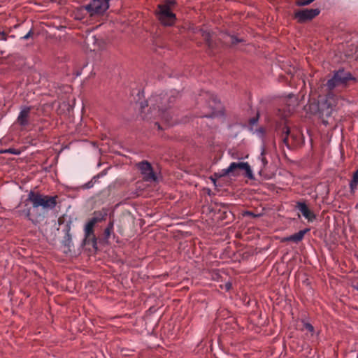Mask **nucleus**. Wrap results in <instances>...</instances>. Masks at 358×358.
Returning a JSON list of instances; mask_svg holds the SVG:
<instances>
[{
    "mask_svg": "<svg viewBox=\"0 0 358 358\" xmlns=\"http://www.w3.org/2000/svg\"><path fill=\"white\" fill-rule=\"evenodd\" d=\"M178 97L179 92L176 90L152 95L148 100V106H150V109L145 118L156 120L160 117L167 124H171L172 116L169 110Z\"/></svg>",
    "mask_w": 358,
    "mask_h": 358,
    "instance_id": "nucleus-1",
    "label": "nucleus"
},
{
    "mask_svg": "<svg viewBox=\"0 0 358 358\" xmlns=\"http://www.w3.org/2000/svg\"><path fill=\"white\" fill-rule=\"evenodd\" d=\"M58 196L44 195L39 192H35L31 190L27 199L24 201V208L19 210L20 215H24L27 219L34 223L31 213V208L29 207V202L31 203L34 208L42 207L44 210H53L57 204Z\"/></svg>",
    "mask_w": 358,
    "mask_h": 358,
    "instance_id": "nucleus-2",
    "label": "nucleus"
},
{
    "mask_svg": "<svg viewBox=\"0 0 358 358\" xmlns=\"http://www.w3.org/2000/svg\"><path fill=\"white\" fill-rule=\"evenodd\" d=\"M357 79L350 71L341 68L333 72L332 77L326 83V87L329 92L338 88L343 90L347 88L351 83L356 82Z\"/></svg>",
    "mask_w": 358,
    "mask_h": 358,
    "instance_id": "nucleus-3",
    "label": "nucleus"
},
{
    "mask_svg": "<svg viewBox=\"0 0 358 358\" xmlns=\"http://www.w3.org/2000/svg\"><path fill=\"white\" fill-rule=\"evenodd\" d=\"M341 100L332 92H329L325 99L318 101L317 113L325 126L329 124L328 119L331 117L333 111Z\"/></svg>",
    "mask_w": 358,
    "mask_h": 358,
    "instance_id": "nucleus-4",
    "label": "nucleus"
},
{
    "mask_svg": "<svg viewBox=\"0 0 358 358\" xmlns=\"http://www.w3.org/2000/svg\"><path fill=\"white\" fill-rule=\"evenodd\" d=\"M109 1L92 0L89 3L83 6L81 9L86 10L90 17L102 15L109 8Z\"/></svg>",
    "mask_w": 358,
    "mask_h": 358,
    "instance_id": "nucleus-5",
    "label": "nucleus"
},
{
    "mask_svg": "<svg viewBox=\"0 0 358 358\" xmlns=\"http://www.w3.org/2000/svg\"><path fill=\"white\" fill-rule=\"evenodd\" d=\"M174 3V1L169 0L167 3L158 6V18L164 25L171 26L175 22L176 15L170 9V5Z\"/></svg>",
    "mask_w": 358,
    "mask_h": 358,
    "instance_id": "nucleus-6",
    "label": "nucleus"
},
{
    "mask_svg": "<svg viewBox=\"0 0 358 358\" xmlns=\"http://www.w3.org/2000/svg\"><path fill=\"white\" fill-rule=\"evenodd\" d=\"M137 168L145 182H155L157 181V174L154 172L153 168L148 161H142L136 164Z\"/></svg>",
    "mask_w": 358,
    "mask_h": 358,
    "instance_id": "nucleus-7",
    "label": "nucleus"
},
{
    "mask_svg": "<svg viewBox=\"0 0 358 358\" xmlns=\"http://www.w3.org/2000/svg\"><path fill=\"white\" fill-rule=\"evenodd\" d=\"M95 224V220H90L85 224L84 227L85 238L83 241V245H91L94 248H96L97 245V239L94 231Z\"/></svg>",
    "mask_w": 358,
    "mask_h": 358,
    "instance_id": "nucleus-8",
    "label": "nucleus"
},
{
    "mask_svg": "<svg viewBox=\"0 0 358 358\" xmlns=\"http://www.w3.org/2000/svg\"><path fill=\"white\" fill-rule=\"evenodd\" d=\"M320 13L319 8H310L299 10L294 13V18L299 23H304L315 18Z\"/></svg>",
    "mask_w": 358,
    "mask_h": 358,
    "instance_id": "nucleus-9",
    "label": "nucleus"
},
{
    "mask_svg": "<svg viewBox=\"0 0 358 358\" xmlns=\"http://www.w3.org/2000/svg\"><path fill=\"white\" fill-rule=\"evenodd\" d=\"M32 107L23 106L20 107V111L17 117V122L22 127L29 124L30 113Z\"/></svg>",
    "mask_w": 358,
    "mask_h": 358,
    "instance_id": "nucleus-10",
    "label": "nucleus"
},
{
    "mask_svg": "<svg viewBox=\"0 0 358 358\" xmlns=\"http://www.w3.org/2000/svg\"><path fill=\"white\" fill-rule=\"evenodd\" d=\"M71 229V222H69L66 223L65 226V229H64L65 232V235L62 241V245L66 249L64 250L65 253H68L71 251L72 248H73V243L72 241L71 234L70 233Z\"/></svg>",
    "mask_w": 358,
    "mask_h": 358,
    "instance_id": "nucleus-11",
    "label": "nucleus"
},
{
    "mask_svg": "<svg viewBox=\"0 0 358 358\" xmlns=\"http://www.w3.org/2000/svg\"><path fill=\"white\" fill-rule=\"evenodd\" d=\"M296 209L299 210L302 215L308 221L313 222L315 220V213L310 210L307 204L304 201H298L295 206Z\"/></svg>",
    "mask_w": 358,
    "mask_h": 358,
    "instance_id": "nucleus-12",
    "label": "nucleus"
},
{
    "mask_svg": "<svg viewBox=\"0 0 358 358\" xmlns=\"http://www.w3.org/2000/svg\"><path fill=\"white\" fill-rule=\"evenodd\" d=\"M309 231L310 229L308 228L303 230H300L297 233H295L285 238V241H292L297 243L303 240L304 235Z\"/></svg>",
    "mask_w": 358,
    "mask_h": 358,
    "instance_id": "nucleus-13",
    "label": "nucleus"
},
{
    "mask_svg": "<svg viewBox=\"0 0 358 358\" xmlns=\"http://www.w3.org/2000/svg\"><path fill=\"white\" fill-rule=\"evenodd\" d=\"M258 120H259V114H257V115L255 117H253L250 119V120H249L250 130L251 131H253L254 133H256L259 136V137L263 138L264 136L265 131L262 127H259V128L257 129L255 131H253V127L257 124Z\"/></svg>",
    "mask_w": 358,
    "mask_h": 358,
    "instance_id": "nucleus-14",
    "label": "nucleus"
},
{
    "mask_svg": "<svg viewBox=\"0 0 358 358\" xmlns=\"http://www.w3.org/2000/svg\"><path fill=\"white\" fill-rule=\"evenodd\" d=\"M350 192L355 194L358 189V169L354 171L349 182Z\"/></svg>",
    "mask_w": 358,
    "mask_h": 358,
    "instance_id": "nucleus-15",
    "label": "nucleus"
},
{
    "mask_svg": "<svg viewBox=\"0 0 358 358\" xmlns=\"http://www.w3.org/2000/svg\"><path fill=\"white\" fill-rule=\"evenodd\" d=\"M290 134V129L287 125H283L280 131V137L282 143L286 145L288 149H290V146L288 143V137Z\"/></svg>",
    "mask_w": 358,
    "mask_h": 358,
    "instance_id": "nucleus-16",
    "label": "nucleus"
},
{
    "mask_svg": "<svg viewBox=\"0 0 358 358\" xmlns=\"http://www.w3.org/2000/svg\"><path fill=\"white\" fill-rule=\"evenodd\" d=\"M238 169L241 170H244L248 178H253L252 171L250 169V165L247 162H238Z\"/></svg>",
    "mask_w": 358,
    "mask_h": 358,
    "instance_id": "nucleus-17",
    "label": "nucleus"
},
{
    "mask_svg": "<svg viewBox=\"0 0 358 358\" xmlns=\"http://www.w3.org/2000/svg\"><path fill=\"white\" fill-rule=\"evenodd\" d=\"M302 327L301 331H306L307 334H310V336H313L315 334V328L309 322L302 320Z\"/></svg>",
    "mask_w": 358,
    "mask_h": 358,
    "instance_id": "nucleus-18",
    "label": "nucleus"
},
{
    "mask_svg": "<svg viewBox=\"0 0 358 358\" xmlns=\"http://www.w3.org/2000/svg\"><path fill=\"white\" fill-rule=\"evenodd\" d=\"M238 169V163L232 162L230 165L227 168L222 170V174L220 176H224L230 173H234Z\"/></svg>",
    "mask_w": 358,
    "mask_h": 358,
    "instance_id": "nucleus-19",
    "label": "nucleus"
},
{
    "mask_svg": "<svg viewBox=\"0 0 358 358\" xmlns=\"http://www.w3.org/2000/svg\"><path fill=\"white\" fill-rule=\"evenodd\" d=\"M200 32H201V34L202 37L205 40L206 44L208 45V46L210 48H213V43L211 41V34H210V33L209 31H208L203 30V29H200Z\"/></svg>",
    "mask_w": 358,
    "mask_h": 358,
    "instance_id": "nucleus-20",
    "label": "nucleus"
},
{
    "mask_svg": "<svg viewBox=\"0 0 358 358\" xmlns=\"http://www.w3.org/2000/svg\"><path fill=\"white\" fill-rule=\"evenodd\" d=\"M114 220H110L104 230V238L108 239L112 233H113Z\"/></svg>",
    "mask_w": 358,
    "mask_h": 358,
    "instance_id": "nucleus-21",
    "label": "nucleus"
},
{
    "mask_svg": "<svg viewBox=\"0 0 358 358\" xmlns=\"http://www.w3.org/2000/svg\"><path fill=\"white\" fill-rule=\"evenodd\" d=\"M265 155H266V148H265V145H263L261 148V154L259 156V159L262 162L263 168H265L268 163L267 159L265 157Z\"/></svg>",
    "mask_w": 358,
    "mask_h": 358,
    "instance_id": "nucleus-22",
    "label": "nucleus"
},
{
    "mask_svg": "<svg viewBox=\"0 0 358 358\" xmlns=\"http://www.w3.org/2000/svg\"><path fill=\"white\" fill-rule=\"evenodd\" d=\"M106 216V214H102L101 212L95 211L94 213V217H92L90 220H95L96 224L97 222H101L105 220V217Z\"/></svg>",
    "mask_w": 358,
    "mask_h": 358,
    "instance_id": "nucleus-23",
    "label": "nucleus"
},
{
    "mask_svg": "<svg viewBox=\"0 0 358 358\" xmlns=\"http://www.w3.org/2000/svg\"><path fill=\"white\" fill-rule=\"evenodd\" d=\"M99 176H100L99 174L97 175V176H94L92 178L91 180H90L89 182H87L85 183L84 185H83L82 188L83 189H90V188H92L94 185V184H95V182L96 181V179L99 178Z\"/></svg>",
    "mask_w": 358,
    "mask_h": 358,
    "instance_id": "nucleus-24",
    "label": "nucleus"
},
{
    "mask_svg": "<svg viewBox=\"0 0 358 358\" xmlns=\"http://www.w3.org/2000/svg\"><path fill=\"white\" fill-rule=\"evenodd\" d=\"M210 99H211V101L213 102V104L211 105L210 103V106L213 109L218 108V105H220V103L219 100L217 99V97L215 96L214 95H211Z\"/></svg>",
    "mask_w": 358,
    "mask_h": 358,
    "instance_id": "nucleus-25",
    "label": "nucleus"
},
{
    "mask_svg": "<svg viewBox=\"0 0 358 358\" xmlns=\"http://www.w3.org/2000/svg\"><path fill=\"white\" fill-rule=\"evenodd\" d=\"M315 0H298L296 1V5L298 6H306L311 3H313Z\"/></svg>",
    "mask_w": 358,
    "mask_h": 358,
    "instance_id": "nucleus-26",
    "label": "nucleus"
},
{
    "mask_svg": "<svg viewBox=\"0 0 358 358\" xmlns=\"http://www.w3.org/2000/svg\"><path fill=\"white\" fill-rule=\"evenodd\" d=\"M230 43L231 45H236L238 43L243 42V40L241 38H238L235 36H230Z\"/></svg>",
    "mask_w": 358,
    "mask_h": 358,
    "instance_id": "nucleus-27",
    "label": "nucleus"
},
{
    "mask_svg": "<svg viewBox=\"0 0 358 358\" xmlns=\"http://www.w3.org/2000/svg\"><path fill=\"white\" fill-rule=\"evenodd\" d=\"M32 34H33V31H32V30L31 29V30H29V32H28L26 35H24V36H22V37L21 38V39H22V40H27V39H28V38H29Z\"/></svg>",
    "mask_w": 358,
    "mask_h": 358,
    "instance_id": "nucleus-28",
    "label": "nucleus"
},
{
    "mask_svg": "<svg viewBox=\"0 0 358 358\" xmlns=\"http://www.w3.org/2000/svg\"><path fill=\"white\" fill-rule=\"evenodd\" d=\"M0 40H1V41L7 40V36H6V34L5 32H3V31L0 32Z\"/></svg>",
    "mask_w": 358,
    "mask_h": 358,
    "instance_id": "nucleus-29",
    "label": "nucleus"
},
{
    "mask_svg": "<svg viewBox=\"0 0 358 358\" xmlns=\"http://www.w3.org/2000/svg\"><path fill=\"white\" fill-rule=\"evenodd\" d=\"M245 214L248 215L249 216H251L252 217H256L258 216V215H256V214H255L254 213H252L251 211H246Z\"/></svg>",
    "mask_w": 358,
    "mask_h": 358,
    "instance_id": "nucleus-30",
    "label": "nucleus"
},
{
    "mask_svg": "<svg viewBox=\"0 0 358 358\" xmlns=\"http://www.w3.org/2000/svg\"><path fill=\"white\" fill-rule=\"evenodd\" d=\"M3 152H8V153H11V154H16L17 152L15 151L14 149H8V150H6L5 151H3Z\"/></svg>",
    "mask_w": 358,
    "mask_h": 358,
    "instance_id": "nucleus-31",
    "label": "nucleus"
},
{
    "mask_svg": "<svg viewBox=\"0 0 358 358\" xmlns=\"http://www.w3.org/2000/svg\"><path fill=\"white\" fill-rule=\"evenodd\" d=\"M155 124L157 125L159 129H163L157 121L155 122Z\"/></svg>",
    "mask_w": 358,
    "mask_h": 358,
    "instance_id": "nucleus-32",
    "label": "nucleus"
},
{
    "mask_svg": "<svg viewBox=\"0 0 358 358\" xmlns=\"http://www.w3.org/2000/svg\"><path fill=\"white\" fill-rule=\"evenodd\" d=\"M206 117H212V115H206Z\"/></svg>",
    "mask_w": 358,
    "mask_h": 358,
    "instance_id": "nucleus-33",
    "label": "nucleus"
},
{
    "mask_svg": "<svg viewBox=\"0 0 358 358\" xmlns=\"http://www.w3.org/2000/svg\"><path fill=\"white\" fill-rule=\"evenodd\" d=\"M1 55H3V51H1Z\"/></svg>",
    "mask_w": 358,
    "mask_h": 358,
    "instance_id": "nucleus-34",
    "label": "nucleus"
}]
</instances>
